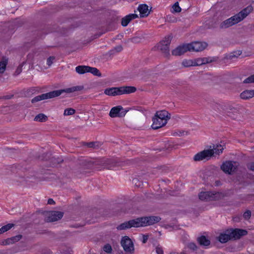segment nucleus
<instances>
[{
    "label": "nucleus",
    "instance_id": "38",
    "mask_svg": "<svg viewBox=\"0 0 254 254\" xmlns=\"http://www.w3.org/2000/svg\"><path fill=\"white\" fill-rule=\"evenodd\" d=\"M123 50V48L121 46H118L115 47L114 49H113L111 52H120Z\"/></svg>",
    "mask_w": 254,
    "mask_h": 254
},
{
    "label": "nucleus",
    "instance_id": "32",
    "mask_svg": "<svg viewBox=\"0 0 254 254\" xmlns=\"http://www.w3.org/2000/svg\"><path fill=\"white\" fill-rule=\"evenodd\" d=\"M103 250L106 253L110 254L112 251V248L110 244H106L104 246Z\"/></svg>",
    "mask_w": 254,
    "mask_h": 254
},
{
    "label": "nucleus",
    "instance_id": "25",
    "mask_svg": "<svg viewBox=\"0 0 254 254\" xmlns=\"http://www.w3.org/2000/svg\"><path fill=\"white\" fill-rule=\"evenodd\" d=\"M232 26H233V25L229 18L222 22L219 25V27L220 29H224L229 28Z\"/></svg>",
    "mask_w": 254,
    "mask_h": 254
},
{
    "label": "nucleus",
    "instance_id": "37",
    "mask_svg": "<svg viewBox=\"0 0 254 254\" xmlns=\"http://www.w3.org/2000/svg\"><path fill=\"white\" fill-rule=\"evenodd\" d=\"M14 239H15L14 238L7 239L4 242H3V245H8V244H10L11 243H12L13 242V240Z\"/></svg>",
    "mask_w": 254,
    "mask_h": 254
},
{
    "label": "nucleus",
    "instance_id": "14",
    "mask_svg": "<svg viewBox=\"0 0 254 254\" xmlns=\"http://www.w3.org/2000/svg\"><path fill=\"white\" fill-rule=\"evenodd\" d=\"M188 51H190L189 44H183L178 46L172 51V53L173 55L177 56H181Z\"/></svg>",
    "mask_w": 254,
    "mask_h": 254
},
{
    "label": "nucleus",
    "instance_id": "31",
    "mask_svg": "<svg viewBox=\"0 0 254 254\" xmlns=\"http://www.w3.org/2000/svg\"><path fill=\"white\" fill-rule=\"evenodd\" d=\"M244 83H254V74L246 78L244 81Z\"/></svg>",
    "mask_w": 254,
    "mask_h": 254
},
{
    "label": "nucleus",
    "instance_id": "41",
    "mask_svg": "<svg viewBox=\"0 0 254 254\" xmlns=\"http://www.w3.org/2000/svg\"><path fill=\"white\" fill-rule=\"evenodd\" d=\"M148 239V236L147 235H143L142 241V243L144 244L145 243L147 242Z\"/></svg>",
    "mask_w": 254,
    "mask_h": 254
},
{
    "label": "nucleus",
    "instance_id": "19",
    "mask_svg": "<svg viewBox=\"0 0 254 254\" xmlns=\"http://www.w3.org/2000/svg\"><path fill=\"white\" fill-rule=\"evenodd\" d=\"M137 17V15L135 14H130L122 19V25L125 27L127 25L129 22L135 18Z\"/></svg>",
    "mask_w": 254,
    "mask_h": 254
},
{
    "label": "nucleus",
    "instance_id": "18",
    "mask_svg": "<svg viewBox=\"0 0 254 254\" xmlns=\"http://www.w3.org/2000/svg\"><path fill=\"white\" fill-rule=\"evenodd\" d=\"M213 61L210 58H200L193 60V65L199 66L203 64H208Z\"/></svg>",
    "mask_w": 254,
    "mask_h": 254
},
{
    "label": "nucleus",
    "instance_id": "7",
    "mask_svg": "<svg viewBox=\"0 0 254 254\" xmlns=\"http://www.w3.org/2000/svg\"><path fill=\"white\" fill-rule=\"evenodd\" d=\"M121 246L127 254H132L134 252V246L131 239L128 236H124L121 242Z\"/></svg>",
    "mask_w": 254,
    "mask_h": 254
},
{
    "label": "nucleus",
    "instance_id": "1",
    "mask_svg": "<svg viewBox=\"0 0 254 254\" xmlns=\"http://www.w3.org/2000/svg\"><path fill=\"white\" fill-rule=\"evenodd\" d=\"M161 218L159 216H149L137 218L119 225L117 229L118 230H126L131 227H145L159 222Z\"/></svg>",
    "mask_w": 254,
    "mask_h": 254
},
{
    "label": "nucleus",
    "instance_id": "11",
    "mask_svg": "<svg viewBox=\"0 0 254 254\" xmlns=\"http://www.w3.org/2000/svg\"><path fill=\"white\" fill-rule=\"evenodd\" d=\"M64 213L60 211H52L47 213L46 220L47 222H54L61 219Z\"/></svg>",
    "mask_w": 254,
    "mask_h": 254
},
{
    "label": "nucleus",
    "instance_id": "36",
    "mask_svg": "<svg viewBox=\"0 0 254 254\" xmlns=\"http://www.w3.org/2000/svg\"><path fill=\"white\" fill-rule=\"evenodd\" d=\"M251 216V211L250 210H247L243 214V216L246 219H248L249 218H250Z\"/></svg>",
    "mask_w": 254,
    "mask_h": 254
},
{
    "label": "nucleus",
    "instance_id": "20",
    "mask_svg": "<svg viewBox=\"0 0 254 254\" xmlns=\"http://www.w3.org/2000/svg\"><path fill=\"white\" fill-rule=\"evenodd\" d=\"M229 233V230H227L224 233L220 234L218 237L219 241L222 243H225L231 240L230 234Z\"/></svg>",
    "mask_w": 254,
    "mask_h": 254
},
{
    "label": "nucleus",
    "instance_id": "6",
    "mask_svg": "<svg viewBox=\"0 0 254 254\" xmlns=\"http://www.w3.org/2000/svg\"><path fill=\"white\" fill-rule=\"evenodd\" d=\"M198 196L201 200L212 201L220 199L222 197V194L218 192L206 191L201 192Z\"/></svg>",
    "mask_w": 254,
    "mask_h": 254
},
{
    "label": "nucleus",
    "instance_id": "40",
    "mask_svg": "<svg viewBox=\"0 0 254 254\" xmlns=\"http://www.w3.org/2000/svg\"><path fill=\"white\" fill-rule=\"evenodd\" d=\"M248 168L252 171H254V162H252L248 165Z\"/></svg>",
    "mask_w": 254,
    "mask_h": 254
},
{
    "label": "nucleus",
    "instance_id": "12",
    "mask_svg": "<svg viewBox=\"0 0 254 254\" xmlns=\"http://www.w3.org/2000/svg\"><path fill=\"white\" fill-rule=\"evenodd\" d=\"M189 44L190 51H202L207 46V44L205 42H194Z\"/></svg>",
    "mask_w": 254,
    "mask_h": 254
},
{
    "label": "nucleus",
    "instance_id": "22",
    "mask_svg": "<svg viewBox=\"0 0 254 254\" xmlns=\"http://www.w3.org/2000/svg\"><path fill=\"white\" fill-rule=\"evenodd\" d=\"M254 96V90H246L242 92L240 97L242 99L247 100Z\"/></svg>",
    "mask_w": 254,
    "mask_h": 254
},
{
    "label": "nucleus",
    "instance_id": "44",
    "mask_svg": "<svg viewBox=\"0 0 254 254\" xmlns=\"http://www.w3.org/2000/svg\"><path fill=\"white\" fill-rule=\"evenodd\" d=\"M94 144H95L94 142H91L88 143V146L89 147H94Z\"/></svg>",
    "mask_w": 254,
    "mask_h": 254
},
{
    "label": "nucleus",
    "instance_id": "9",
    "mask_svg": "<svg viewBox=\"0 0 254 254\" xmlns=\"http://www.w3.org/2000/svg\"><path fill=\"white\" fill-rule=\"evenodd\" d=\"M76 71L79 74H83L86 72H90L94 75L100 76L101 75L99 70L96 67H92L88 66L79 65L75 68Z\"/></svg>",
    "mask_w": 254,
    "mask_h": 254
},
{
    "label": "nucleus",
    "instance_id": "27",
    "mask_svg": "<svg viewBox=\"0 0 254 254\" xmlns=\"http://www.w3.org/2000/svg\"><path fill=\"white\" fill-rule=\"evenodd\" d=\"M14 226V224L12 223H9L7 225H5L2 226L1 228H0V234H1L8 230H10L11 228Z\"/></svg>",
    "mask_w": 254,
    "mask_h": 254
},
{
    "label": "nucleus",
    "instance_id": "34",
    "mask_svg": "<svg viewBox=\"0 0 254 254\" xmlns=\"http://www.w3.org/2000/svg\"><path fill=\"white\" fill-rule=\"evenodd\" d=\"M55 60V57L53 56L50 57L47 60V64L49 66H51Z\"/></svg>",
    "mask_w": 254,
    "mask_h": 254
},
{
    "label": "nucleus",
    "instance_id": "21",
    "mask_svg": "<svg viewBox=\"0 0 254 254\" xmlns=\"http://www.w3.org/2000/svg\"><path fill=\"white\" fill-rule=\"evenodd\" d=\"M224 110L229 116H231V114H234L238 112V110L236 108L229 104L225 105Z\"/></svg>",
    "mask_w": 254,
    "mask_h": 254
},
{
    "label": "nucleus",
    "instance_id": "35",
    "mask_svg": "<svg viewBox=\"0 0 254 254\" xmlns=\"http://www.w3.org/2000/svg\"><path fill=\"white\" fill-rule=\"evenodd\" d=\"M156 253L157 254H164V251L161 247L157 246L156 248Z\"/></svg>",
    "mask_w": 254,
    "mask_h": 254
},
{
    "label": "nucleus",
    "instance_id": "17",
    "mask_svg": "<svg viewBox=\"0 0 254 254\" xmlns=\"http://www.w3.org/2000/svg\"><path fill=\"white\" fill-rule=\"evenodd\" d=\"M104 93L108 96H117L121 95L120 87H111L104 90Z\"/></svg>",
    "mask_w": 254,
    "mask_h": 254
},
{
    "label": "nucleus",
    "instance_id": "8",
    "mask_svg": "<svg viewBox=\"0 0 254 254\" xmlns=\"http://www.w3.org/2000/svg\"><path fill=\"white\" fill-rule=\"evenodd\" d=\"M172 39L171 35L165 37L158 45V48L166 56L169 54V45Z\"/></svg>",
    "mask_w": 254,
    "mask_h": 254
},
{
    "label": "nucleus",
    "instance_id": "30",
    "mask_svg": "<svg viewBox=\"0 0 254 254\" xmlns=\"http://www.w3.org/2000/svg\"><path fill=\"white\" fill-rule=\"evenodd\" d=\"M75 113V110L73 108H67L64 110V116L72 115Z\"/></svg>",
    "mask_w": 254,
    "mask_h": 254
},
{
    "label": "nucleus",
    "instance_id": "5",
    "mask_svg": "<svg viewBox=\"0 0 254 254\" xmlns=\"http://www.w3.org/2000/svg\"><path fill=\"white\" fill-rule=\"evenodd\" d=\"M252 9V6H248L238 13L230 17L233 25H234L242 21L251 12Z\"/></svg>",
    "mask_w": 254,
    "mask_h": 254
},
{
    "label": "nucleus",
    "instance_id": "29",
    "mask_svg": "<svg viewBox=\"0 0 254 254\" xmlns=\"http://www.w3.org/2000/svg\"><path fill=\"white\" fill-rule=\"evenodd\" d=\"M193 64V60H185L182 62V64L185 67L194 66Z\"/></svg>",
    "mask_w": 254,
    "mask_h": 254
},
{
    "label": "nucleus",
    "instance_id": "47",
    "mask_svg": "<svg viewBox=\"0 0 254 254\" xmlns=\"http://www.w3.org/2000/svg\"><path fill=\"white\" fill-rule=\"evenodd\" d=\"M136 180H137L136 179H133V181L135 182Z\"/></svg>",
    "mask_w": 254,
    "mask_h": 254
},
{
    "label": "nucleus",
    "instance_id": "13",
    "mask_svg": "<svg viewBox=\"0 0 254 254\" xmlns=\"http://www.w3.org/2000/svg\"><path fill=\"white\" fill-rule=\"evenodd\" d=\"M231 239H239L242 236L247 234L248 232L245 230L235 229L229 230Z\"/></svg>",
    "mask_w": 254,
    "mask_h": 254
},
{
    "label": "nucleus",
    "instance_id": "45",
    "mask_svg": "<svg viewBox=\"0 0 254 254\" xmlns=\"http://www.w3.org/2000/svg\"><path fill=\"white\" fill-rule=\"evenodd\" d=\"M236 57V56H235V55H231V56H230V57H231V58H233V57Z\"/></svg>",
    "mask_w": 254,
    "mask_h": 254
},
{
    "label": "nucleus",
    "instance_id": "48",
    "mask_svg": "<svg viewBox=\"0 0 254 254\" xmlns=\"http://www.w3.org/2000/svg\"><path fill=\"white\" fill-rule=\"evenodd\" d=\"M6 98H7V99H9V98H10V97H6Z\"/></svg>",
    "mask_w": 254,
    "mask_h": 254
},
{
    "label": "nucleus",
    "instance_id": "15",
    "mask_svg": "<svg viewBox=\"0 0 254 254\" xmlns=\"http://www.w3.org/2000/svg\"><path fill=\"white\" fill-rule=\"evenodd\" d=\"M221 169L225 173L231 174L235 169L232 161H226L221 166Z\"/></svg>",
    "mask_w": 254,
    "mask_h": 254
},
{
    "label": "nucleus",
    "instance_id": "43",
    "mask_svg": "<svg viewBox=\"0 0 254 254\" xmlns=\"http://www.w3.org/2000/svg\"><path fill=\"white\" fill-rule=\"evenodd\" d=\"M21 70H22V68L21 67H18L16 71H15V73L16 74H19L21 72Z\"/></svg>",
    "mask_w": 254,
    "mask_h": 254
},
{
    "label": "nucleus",
    "instance_id": "39",
    "mask_svg": "<svg viewBox=\"0 0 254 254\" xmlns=\"http://www.w3.org/2000/svg\"><path fill=\"white\" fill-rule=\"evenodd\" d=\"M189 248L192 250H195L197 249V246L193 243H190L189 244Z\"/></svg>",
    "mask_w": 254,
    "mask_h": 254
},
{
    "label": "nucleus",
    "instance_id": "10",
    "mask_svg": "<svg viewBox=\"0 0 254 254\" xmlns=\"http://www.w3.org/2000/svg\"><path fill=\"white\" fill-rule=\"evenodd\" d=\"M127 111L124 110L121 106H117L113 107L109 113V115L111 118L122 117L125 116Z\"/></svg>",
    "mask_w": 254,
    "mask_h": 254
},
{
    "label": "nucleus",
    "instance_id": "24",
    "mask_svg": "<svg viewBox=\"0 0 254 254\" xmlns=\"http://www.w3.org/2000/svg\"><path fill=\"white\" fill-rule=\"evenodd\" d=\"M197 241L201 246H208L210 244V241L205 236H201L197 238Z\"/></svg>",
    "mask_w": 254,
    "mask_h": 254
},
{
    "label": "nucleus",
    "instance_id": "28",
    "mask_svg": "<svg viewBox=\"0 0 254 254\" xmlns=\"http://www.w3.org/2000/svg\"><path fill=\"white\" fill-rule=\"evenodd\" d=\"M7 64V60L5 59H3L0 62V73H2L5 70L6 66Z\"/></svg>",
    "mask_w": 254,
    "mask_h": 254
},
{
    "label": "nucleus",
    "instance_id": "26",
    "mask_svg": "<svg viewBox=\"0 0 254 254\" xmlns=\"http://www.w3.org/2000/svg\"><path fill=\"white\" fill-rule=\"evenodd\" d=\"M47 120V117L43 114H39L34 118V121L39 122H45Z\"/></svg>",
    "mask_w": 254,
    "mask_h": 254
},
{
    "label": "nucleus",
    "instance_id": "16",
    "mask_svg": "<svg viewBox=\"0 0 254 254\" xmlns=\"http://www.w3.org/2000/svg\"><path fill=\"white\" fill-rule=\"evenodd\" d=\"M138 10L139 12L140 17H146L150 13L148 6L145 4H140L138 7Z\"/></svg>",
    "mask_w": 254,
    "mask_h": 254
},
{
    "label": "nucleus",
    "instance_id": "46",
    "mask_svg": "<svg viewBox=\"0 0 254 254\" xmlns=\"http://www.w3.org/2000/svg\"><path fill=\"white\" fill-rule=\"evenodd\" d=\"M113 166H110L108 167V168H111Z\"/></svg>",
    "mask_w": 254,
    "mask_h": 254
},
{
    "label": "nucleus",
    "instance_id": "23",
    "mask_svg": "<svg viewBox=\"0 0 254 254\" xmlns=\"http://www.w3.org/2000/svg\"><path fill=\"white\" fill-rule=\"evenodd\" d=\"M121 95L133 93L136 91V88L132 86H123L120 87Z\"/></svg>",
    "mask_w": 254,
    "mask_h": 254
},
{
    "label": "nucleus",
    "instance_id": "3",
    "mask_svg": "<svg viewBox=\"0 0 254 254\" xmlns=\"http://www.w3.org/2000/svg\"><path fill=\"white\" fill-rule=\"evenodd\" d=\"M224 147L221 144H213L210 146L208 149L204 150L195 154L193 159L195 161H200L204 159L208 160L211 156L219 155L222 153Z\"/></svg>",
    "mask_w": 254,
    "mask_h": 254
},
{
    "label": "nucleus",
    "instance_id": "33",
    "mask_svg": "<svg viewBox=\"0 0 254 254\" xmlns=\"http://www.w3.org/2000/svg\"><path fill=\"white\" fill-rule=\"evenodd\" d=\"M173 11L175 12H179L181 11V8L179 5L178 2H176L172 7Z\"/></svg>",
    "mask_w": 254,
    "mask_h": 254
},
{
    "label": "nucleus",
    "instance_id": "2",
    "mask_svg": "<svg viewBox=\"0 0 254 254\" xmlns=\"http://www.w3.org/2000/svg\"><path fill=\"white\" fill-rule=\"evenodd\" d=\"M83 89V86H75L64 89L53 91L37 96L31 100L32 103L47 99H51L61 95L63 93H71L81 91Z\"/></svg>",
    "mask_w": 254,
    "mask_h": 254
},
{
    "label": "nucleus",
    "instance_id": "42",
    "mask_svg": "<svg viewBox=\"0 0 254 254\" xmlns=\"http://www.w3.org/2000/svg\"><path fill=\"white\" fill-rule=\"evenodd\" d=\"M48 203L49 204H54L55 202L52 198H49L48 200Z\"/></svg>",
    "mask_w": 254,
    "mask_h": 254
},
{
    "label": "nucleus",
    "instance_id": "4",
    "mask_svg": "<svg viewBox=\"0 0 254 254\" xmlns=\"http://www.w3.org/2000/svg\"><path fill=\"white\" fill-rule=\"evenodd\" d=\"M170 118V114L165 110L156 112L152 118V128L154 129H157L165 126Z\"/></svg>",
    "mask_w": 254,
    "mask_h": 254
}]
</instances>
